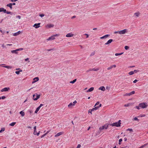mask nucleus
<instances>
[{
    "instance_id": "nucleus-25",
    "label": "nucleus",
    "mask_w": 148,
    "mask_h": 148,
    "mask_svg": "<svg viewBox=\"0 0 148 148\" xmlns=\"http://www.w3.org/2000/svg\"><path fill=\"white\" fill-rule=\"evenodd\" d=\"M134 15H135L136 17H138L139 16L140 14V13L138 12H136L134 13Z\"/></svg>"
},
{
    "instance_id": "nucleus-60",
    "label": "nucleus",
    "mask_w": 148,
    "mask_h": 148,
    "mask_svg": "<svg viewBox=\"0 0 148 148\" xmlns=\"http://www.w3.org/2000/svg\"><path fill=\"white\" fill-rule=\"evenodd\" d=\"M136 108L137 109H138V110H139V109H140V108H140V106H136Z\"/></svg>"
},
{
    "instance_id": "nucleus-16",
    "label": "nucleus",
    "mask_w": 148,
    "mask_h": 148,
    "mask_svg": "<svg viewBox=\"0 0 148 148\" xmlns=\"http://www.w3.org/2000/svg\"><path fill=\"white\" fill-rule=\"evenodd\" d=\"M53 26L54 25L51 24H49L47 25V27L48 28H51V27H53Z\"/></svg>"
},
{
    "instance_id": "nucleus-27",
    "label": "nucleus",
    "mask_w": 148,
    "mask_h": 148,
    "mask_svg": "<svg viewBox=\"0 0 148 148\" xmlns=\"http://www.w3.org/2000/svg\"><path fill=\"white\" fill-rule=\"evenodd\" d=\"M3 67H4V68H7L8 69H11L12 68V67L11 66H3Z\"/></svg>"
},
{
    "instance_id": "nucleus-54",
    "label": "nucleus",
    "mask_w": 148,
    "mask_h": 148,
    "mask_svg": "<svg viewBox=\"0 0 148 148\" xmlns=\"http://www.w3.org/2000/svg\"><path fill=\"white\" fill-rule=\"evenodd\" d=\"M93 111V110H92V109L91 110L90 109L88 110V113H90L91 114H92V112Z\"/></svg>"
},
{
    "instance_id": "nucleus-37",
    "label": "nucleus",
    "mask_w": 148,
    "mask_h": 148,
    "mask_svg": "<svg viewBox=\"0 0 148 148\" xmlns=\"http://www.w3.org/2000/svg\"><path fill=\"white\" fill-rule=\"evenodd\" d=\"M135 93L134 91H132L131 92H130L129 93L130 94V96L134 94Z\"/></svg>"
},
{
    "instance_id": "nucleus-32",
    "label": "nucleus",
    "mask_w": 148,
    "mask_h": 148,
    "mask_svg": "<svg viewBox=\"0 0 148 148\" xmlns=\"http://www.w3.org/2000/svg\"><path fill=\"white\" fill-rule=\"evenodd\" d=\"M123 53H116L115 54V56H120V55H122V54H123Z\"/></svg>"
},
{
    "instance_id": "nucleus-44",
    "label": "nucleus",
    "mask_w": 148,
    "mask_h": 148,
    "mask_svg": "<svg viewBox=\"0 0 148 148\" xmlns=\"http://www.w3.org/2000/svg\"><path fill=\"white\" fill-rule=\"evenodd\" d=\"M5 98V97L4 96H3L1 97H0V99H4Z\"/></svg>"
},
{
    "instance_id": "nucleus-52",
    "label": "nucleus",
    "mask_w": 148,
    "mask_h": 148,
    "mask_svg": "<svg viewBox=\"0 0 148 148\" xmlns=\"http://www.w3.org/2000/svg\"><path fill=\"white\" fill-rule=\"evenodd\" d=\"M81 145L80 144H78L76 148H80L81 147Z\"/></svg>"
},
{
    "instance_id": "nucleus-19",
    "label": "nucleus",
    "mask_w": 148,
    "mask_h": 148,
    "mask_svg": "<svg viewBox=\"0 0 148 148\" xmlns=\"http://www.w3.org/2000/svg\"><path fill=\"white\" fill-rule=\"evenodd\" d=\"M63 134V133L62 132H60L59 133H58L56 134L55 135V137H58Z\"/></svg>"
},
{
    "instance_id": "nucleus-42",
    "label": "nucleus",
    "mask_w": 148,
    "mask_h": 148,
    "mask_svg": "<svg viewBox=\"0 0 148 148\" xmlns=\"http://www.w3.org/2000/svg\"><path fill=\"white\" fill-rule=\"evenodd\" d=\"M127 131H130V132H132L133 131V130L131 128H128V129H127Z\"/></svg>"
},
{
    "instance_id": "nucleus-47",
    "label": "nucleus",
    "mask_w": 148,
    "mask_h": 148,
    "mask_svg": "<svg viewBox=\"0 0 148 148\" xmlns=\"http://www.w3.org/2000/svg\"><path fill=\"white\" fill-rule=\"evenodd\" d=\"M41 17H43L44 16H45V15L43 14H40L39 15Z\"/></svg>"
},
{
    "instance_id": "nucleus-31",
    "label": "nucleus",
    "mask_w": 148,
    "mask_h": 148,
    "mask_svg": "<svg viewBox=\"0 0 148 148\" xmlns=\"http://www.w3.org/2000/svg\"><path fill=\"white\" fill-rule=\"evenodd\" d=\"M76 79H75L73 81H71L70 83L72 84H74L76 81Z\"/></svg>"
},
{
    "instance_id": "nucleus-46",
    "label": "nucleus",
    "mask_w": 148,
    "mask_h": 148,
    "mask_svg": "<svg viewBox=\"0 0 148 148\" xmlns=\"http://www.w3.org/2000/svg\"><path fill=\"white\" fill-rule=\"evenodd\" d=\"M6 13L8 14H12V12H7Z\"/></svg>"
},
{
    "instance_id": "nucleus-43",
    "label": "nucleus",
    "mask_w": 148,
    "mask_h": 148,
    "mask_svg": "<svg viewBox=\"0 0 148 148\" xmlns=\"http://www.w3.org/2000/svg\"><path fill=\"white\" fill-rule=\"evenodd\" d=\"M95 54V52H92L90 54V56H92L94 55Z\"/></svg>"
},
{
    "instance_id": "nucleus-50",
    "label": "nucleus",
    "mask_w": 148,
    "mask_h": 148,
    "mask_svg": "<svg viewBox=\"0 0 148 148\" xmlns=\"http://www.w3.org/2000/svg\"><path fill=\"white\" fill-rule=\"evenodd\" d=\"M134 120L135 121H138L139 120V119L137 117H135L134 119Z\"/></svg>"
},
{
    "instance_id": "nucleus-4",
    "label": "nucleus",
    "mask_w": 148,
    "mask_h": 148,
    "mask_svg": "<svg viewBox=\"0 0 148 148\" xmlns=\"http://www.w3.org/2000/svg\"><path fill=\"white\" fill-rule=\"evenodd\" d=\"M40 96V95H38L37 93H36L35 94H34L33 95V99L34 101L37 100L38 99Z\"/></svg>"
},
{
    "instance_id": "nucleus-58",
    "label": "nucleus",
    "mask_w": 148,
    "mask_h": 148,
    "mask_svg": "<svg viewBox=\"0 0 148 148\" xmlns=\"http://www.w3.org/2000/svg\"><path fill=\"white\" fill-rule=\"evenodd\" d=\"M46 135V134H45L41 136V138H42L44 137Z\"/></svg>"
},
{
    "instance_id": "nucleus-62",
    "label": "nucleus",
    "mask_w": 148,
    "mask_h": 148,
    "mask_svg": "<svg viewBox=\"0 0 148 148\" xmlns=\"http://www.w3.org/2000/svg\"><path fill=\"white\" fill-rule=\"evenodd\" d=\"M0 32H1V33H2V34H3L4 33V32H3V31L1 30V28H0Z\"/></svg>"
},
{
    "instance_id": "nucleus-5",
    "label": "nucleus",
    "mask_w": 148,
    "mask_h": 148,
    "mask_svg": "<svg viewBox=\"0 0 148 148\" xmlns=\"http://www.w3.org/2000/svg\"><path fill=\"white\" fill-rule=\"evenodd\" d=\"M36 126L34 127V132L33 134L35 135H36L37 136H38L40 134V131H39L37 133L36 130Z\"/></svg>"
},
{
    "instance_id": "nucleus-57",
    "label": "nucleus",
    "mask_w": 148,
    "mask_h": 148,
    "mask_svg": "<svg viewBox=\"0 0 148 148\" xmlns=\"http://www.w3.org/2000/svg\"><path fill=\"white\" fill-rule=\"evenodd\" d=\"M54 50V49H47V50L48 51H50L53 50Z\"/></svg>"
},
{
    "instance_id": "nucleus-63",
    "label": "nucleus",
    "mask_w": 148,
    "mask_h": 148,
    "mask_svg": "<svg viewBox=\"0 0 148 148\" xmlns=\"http://www.w3.org/2000/svg\"><path fill=\"white\" fill-rule=\"evenodd\" d=\"M77 101L76 100L73 103L75 105V104L77 103Z\"/></svg>"
},
{
    "instance_id": "nucleus-59",
    "label": "nucleus",
    "mask_w": 148,
    "mask_h": 148,
    "mask_svg": "<svg viewBox=\"0 0 148 148\" xmlns=\"http://www.w3.org/2000/svg\"><path fill=\"white\" fill-rule=\"evenodd\" d=\"M3 12L5 13H6L7 12V11H6V10L4 8L3 9Z\"/></svg>"
},
{
    "instance_id": "nucleus-21",
    "label": "nucleus",
    "mask_w": 148,
    "mask_h": 148,
    "mask_svg": "<svg viewBox=\"0 0 148 148\" xmlns=\"http://www.w3.org/2000/svg\"><path fill=\"white\" fill-rule=\"evenodd\" d=\"M21 33V31H19L17 32L14 33L13 34V35L14 36H17L18 35Z\"/></svg>"
},
{
    "instance_id": "nucleus-34",
    "label": "nucleus",
    "mask_w": 148,
    "mask_h": 148,
    "mask_svg": "<svg viewBox=\"0 0 148 148\" xmlns=\"http://www.w3.org/2000/svg\"><path fill=\"white\" fill-rule=\"evenodd\" d=\"M128 74L129 75H132L134 74V73L133 71H131Z\"/></svg>"
},
{
    "instance_id": "nucleus-26",
    "label": "nucleus",
    "mask_w": 148,
    "mask_h": 148,
    "mask_svg": "<svg viewBox=\"0 0 148 148\" xmlns=\"http://www.w3.org/2000/svg\"><path fill=\"white\" fill-rule=\"evenodd\" d=\"M7 7H9L11 9H12V3H10L7 4Z\"/></svg>"
},
{
    "instance_id": "nucleus-61",
    "label": "nucleus",
    "mask_w": 148,
    "mask_h": 148,
    "mask_svg": "<svg viewBox=\"0 0 148 148\" xmlns=\"http://www.w3.org/2000/svg\"><path fill=\"white\" fill-rule=\"evenodd\" d=\"M137 82H138V80L137 79H135L133 83H136Z\"/></svg>"
},
{
    "instance_id": "nucleus-22",
    "label": "nucleus",
    "mask_w": 148,
    "mask_h": 148,
    "mask_svg": "<svg viewBox=\"0 0 148 148\" xmlns=\"http://www.w3.org/2000/svg\"><path fill=\"white\" fill-rule=\"evenodd\" d=\"M33 80L34 81L32 82V83H34L38 81L39 80V78L38 77H36L33 79Z\"/></svg>"
},
{
    "instance_id": "nucleus-53",
    "label": "nucleus",
    "mask_w": 148,
    "mask_h": 148,
    "mask_svg": "<svg viewBox=\"0 0 148 148\" xmlns=\"http://www.w3.org/2000/svg\"><path fill=\"white\" fill-rule=\"evenodd\" d=\"M130 106V104H125V105H124V106L125 107H128V106Z\"/></svg>"
},
{
    "instance_id": "nucleus-23",
    "label": "nucleus",
    "mask_w": 148,
    "mask_h": 148,
    "mask_svg": "<svg viewBox=\"0 0 148 148\" xmlns=\"http://www.w3.org/2000/svg\"><path fill=\"white\" fill-rule=\"evenodd\" d=\"M74 104L73 103H70L69 105H68V107L69 108H71L72 107L74 106Z\"/></svg>"
},
{
    "instance_id": "nucleus-35",
    "label": "nucleus",
    "mask_w": 148,
    "mask_h": 148,
    "mask_svg": "<svg viewBox=\"0 0 148 148\" xmlns=\"http://www.w3.org/2000/svg\"><path fill=\"white\" fill-rule=\"evenodd\" d=\"M122 141V138H121L119 139V145L121 144V142Z\"/></svg>"
},
{
    "instance_id": "nucleus-28",
    "label": "nucleus",
    "mask_w": 148,
    "mask_h": 148,
    "mask_svg": "<svg viewBox=\"0 0 148 148\" xmlns=\"http://www.w3.org/2000/svg\"><path fill=\"white\" fill-rule=\"evenodd\" d=\"M22 71V70H20L19 71H16L15 72V73H16V74H17V75H18V74H19L20 72H21Z\"/></svg>"
},
{
    "instance_id": "nucleus-64",
    "label": "nucleus",
    "mask_w": 148,
    "mask_h": 148,
    "mask_svg": "<svg viewBox=\"0 0 148 148\" xmlns=\"http://www.w3.org/2000/svg\"><path fill=\"white\" fill-rule=\"evenodd\" d=\"M17 18H18L19 19H20L21 18V16H16Z\"/></svg>"
},
{
    "instance_id": "nucleus-38",
    "label": "nucleus",
    "mask_w": 148,
    "mask_h": 148,
    "mask_svg": "<svg viewBox=\"0 0 148 148\" xmlns=\"http://www.w3.org/2000/svg\"><path fill=\"white\" fill-rule=\"evenodd\" d=\"M139 71V70H134V71H133L134 73H136L137 72H138Z\"/></svg>"
},
{
    "instance_id": "nucleus-9",
    "label": "nucleus",
    "mask_w": 148,
    "mask_h": 148,
    "mask_svg": "<svg viewBox=\"0 0 148 148\" xmlns=\"http://www.w3.org/2000/svg\"><path fill=\"white\" fill-rule=\"evenodd\" d=\"M101 104H100L99 106H97L95 107L94 108H92V110H93V111H94V110H97V109H98L99 108L101 107Z\"/></svg>"
},
{
    "instance_id": "nucleus-15",
    "label": "nucleus",
    "mask_w": 148,
    "mask_h": 148,
    "mask_svg": "<svg viewBox=\"0 0 148 148\" xmlns=\"http://www.w3.org/2000/svg\"><path fill=\"white\" fill-rule=\"evenodd\" d=\"M98 89L103 91H104L106 90L105 87L103 86H101Z\"/></svg>"
},
{
    "instance_id": "nucleus-20",
    "label": "nucleus",
    "mask_w": 148,
    "mask_h": 148,
    "mask_svg": "<svg viewBox=\"0 0 148 148\" xmlns=\"http://www.w3.org/2000/svg\"><path fill=\"white\" fill-rule=\"evenodd\" d=\"M11 52L12 53L18 54V51L17 49L15 50H13L11 51Z\"/></svg>"
},
{
    "instance_id": "nucleus-55",
    "label": "nucleus",
    "mask_w": 148,
    "mask_h": 148,
    "mask_svg": "<svg viewBox=\"0 0 148 148\" xmlns=\"http://www.w3.org/2000/svg\"><path fill=\"white\" fill-rule=\"evenodd\" d=\"M92 69H89V70H87L86 72H88L89 71H92Z\"/></svg>"
},
{
    "instance_id": "nucleus-24",
    "label": "nucleus",
    "mask_w": 148,
    "mask_h": 148,
    "mask_svg": "<svg viewBox=\"0 0 148 148\" xmlns=\"http://www.w3.org/2000/svg\"><path fill=\"white\" fill-rule=\"evenodd\" d=\"M19 113L22 116H24L25 114L24 112L23 111L20 112Z\"/></svg>"
},
{
    "instance_id": "nucleus-2",
    "label": "nucleus",
    "mask_w": 148,
    "mask_h": 148,
    "mask_svg": "<svg viewBox=\"0 0 148 148\" xmlns=\"http://www.w3.org/2000/svg\"><path fill=\"white\" fill-rule=\"evenodd\" d=\"M139 106L140 108H147V103L143 102L140 103Z\"/></svg>"
},
{
    "instance_id": "nucleus-8",
    "label": "nucleus",
    "mask_w": 148,
    "mask_h": 148,
    "mask_svg": "<svg viewBox=\"0 0 148 148\" xmlns=\"http://www.w3.org/2000/svg\"><path fill=\"white\" fill-rule=\"evenodd\" d=\"M75 36L74 34H72V33H69L66 35V36L67 37H70L73 36Z\"/></svg>"
},
{
    "instance_id": "nucleus-40",
    "label": "nucleus",
    "mask_w": 148,
    "mask_h": 148,
    "mask_svg": "<svg viewBox=\"0 0 148 148\" xmlns=\"http://www.w3.org/2000/svg\"><path fill=\"white\" fill-rule=\"evenodd\" d=\"M129 48V47L127 46H125V49L126 50H128Z\"/></svg>"
},
{
    "instance_id": "nucleus-3",
    "label": "nucleus",
    "mask_w": 148,
    "mask_h": 148,
    "mask_svg": "<svg viewBox=\"0 0 148 148\" xmlns=\"http://www.w3.org/2000/svg\"><path fill=\"white\" fill-rule=\"evenodd\" d=\"M109 125H110V124H105L104 125L102 126V127H100L99 129V130L101 131L103 129H107Z\"/></svg>"
},
{
    "instance_id": "nucleus-6",
    "label": "nucleus",
    "mask_w": 148,
    "mask_h": 148,
    "mask_svg": "<svg viewBox=\"0 0 148 148\" xmlns=\"http://www.w3.org/2000/svg\"><path fill=\"white\" fill-rule=\"evenodd\" d=\"M127 32V29H125L119 31V34H124Z\"/></svg>"
},
{
    "instance_id": "nucleus-48",
    "label": "nucleus",
    "mask_w": 148,
    "mask_h": 148,
    "mask_svg": "<svg viewBox=\"0 0 148 148\" xmlns=\"http://www.w3.org/2000/svg\"><path fill=\"white\" fill-rule=\"evenodd\" d=\"M146 145V144H144L143 145H142L141 147H138V148H143V147H144L145 145Z\"/></svg>"
},
{
    "instance_id": "nucleus-10",
    "label": "nucleus",
    "mask_w": 148,
    "mask_h": 148,
    "mask_svg": "<svg viewBox=\"0 0 148 148\" xmlns=\"http://www.w3.org/2000/svg\"><path fill=\"white\" fill-rule=\"evenodd\" d=\"M10 89V88H7V87H5L4 88H3L1 90V92H6L8 91Z\"/></svg>"
},
{
    "instance_id": "nucleus-1",
    "label": "nucleus",
    "mask_w": 148,
    "mask_h": 148,
    "mask_svg": "<svg viewBox=\"0 0 148 148\" xmlns=\"http://www.w3.org/2000/svg\"><path fill=\"white\" fill-rule=\"evenodd\" d=\"M121 120H119L118 122L114 123H112L110 124V125L112 126H116V127H119L121 126Z\"/></svg>"
},
{
    "instance_id": "nucleus-51",
    "label": "nucleus",
    "mask_w": 148,
    "mask_h": 148,
    "mask_svg": "<svg viewBox=\"0 0 148 148\" xmlns=\"http://www.w3.org/2000/svg\"><path fill=\"white\" fill-rule=\"evenodd\" d=\"M3 8H0V12H3Z\"/></svg>"
},
{
    "instance_id": "nucleus-29",
    "label": "nucleus",
    "mask_w": 148,
    "mask_h": 148,
    "mask_svg": "<svg viewBox=\"0 0 148 148\" xmlns=\"http://www.w3.org/2000/svg\"><path fill=\"white\" fill-rule=\"evenodd\" d=\"M16 123L15 122H12L9 124V125L11 126H14Z\"/></svg>"
},
{
    "instance_id": "nucleus-39",
    "label": "nucleus",
    "mask_w": 148,
    "mask_h": 148,
    "mask_svg": "<svg viewBox=\"0 0 148 148\" xmlns=\"http://www.w3.org/2000/svg\"><path fill=\"white\" fill-rule=\"evenodd\" d=\"M124 96H130V95L129 93H126L125 94Z\"/></svg>"
},
{
    "instance_id": "nucleus-30",
    "label": "nucleus",
    "mask_w": 148,
    "mask_h": 148,
    "mask_svg": "<svg viewBox=\"0 0 148 148\" xmlns=\"http://www.w3.org/2000/svg\"><path fill=\"white\" fill-rule=\"evenodd\" d=\"M28 112L29 113V114H31L33 113V111H32V110H28Z\"/></svg>"
},
{
    "instance_id": "nucleus-7",
    "label": "nucleus",
    "mask_w": 148,
    "mask_h": 148,
    "mask_svg": "<svg viewBox=\"0 0 148 148\" xmlns=\"http://www.w3.org/2000/svg\"><path fill=\"white\" fill-rule=\"evenodd\" d=\"M43 105H44L43 104H41L38 107H37L36 108V110L35 111V113H37L38 112V111L40 109V108L41 107H42V106H43Z\"/></svg>"
},
{
    "instance_id": "nucleus-12",
    "label": "nucleus",
    "mask_w": 148,
    "mask_h": 148,
    "mask_svg": "<svg viewBox=\"0 0 148 148\" xmlns=\"http://www.w3.org/2000/svg\"><path fill=\"white\" fill-rule=\"evenodd\" d=\"M55 39L54 36H52L47 39V40H52Z\"/></svg>"
},
{
    "instance_id": "nucleus-11",
    "label": "nucleus",
    "mask_w": 148,
    "mask_h": 148,
    "mask_svg": "<svg viewBox=\"0 0 148 148\" xmlns=\"http://www.w3.org/2000/svg\"><path fill=\"white\" fill-rule=\"evenodd\" d=\"M40 23L35 24L33 26V27H35V28H38L40 27Z\"/></svg>"
},
{
    "instance_id": "nucleus-17",
    "label": "nucleus",
    "mask_w": 148,
    "mask_h": 148,
    "mask_svg": "<svg viewBox=\"0 0 148 148\" xmlns=\"http://www.w3.org/2000/svg\"><path fill=\"white\" fill-rule=\"evenodd\" d=\"M109 36H110V35L106 34V35L101 37L100 38L101 39H103L104 38H107L108 37H109Z\"/></svg>"
},
{
    "instance_id": "nucleus-41",
    "label": "nucleus",
    "mask_w": 148,
    "mask_h": 148,
    "mask_svg": "<svg viewBox=\"0 0 148 148\" xmlns=\"http://www.w3.org/2000/svg\"><path fill=\"white\" fill-rule=\"evenodd\" d=\"M145 114H140L139 115V117H145Z\"/></svg>"
},
{
    "instance_id": "nucleus-45",
    "label": "nucleus",
    "mask_w": 148,
    "mask_h": 148,
    "mask_svg": "<svg viewBox=\"0 0 148 148\" xmlns=\"http://www.w3.org/2000/svg\"><path fill=\"white\" fill-rule=\"evenodd\" d=\"M23 48H20L18 49H17L18 51H21L23 50Z\"/></svg>"
},
{
    "instance_id": "nucleus-13",
    "label": "nucleus",
    "mask_w": 148,
    "mask_h": 148,
    "mask_svg": "<svg viewBox=\"0 0 148 148\" xmlns=\"http://www.w3.org/2000/svg\"><path fill=\"white\" fill-rule=\"evenodd\" d=\"M113 40L112 39H110L105 44V45H108L111 43L112 41Z\"/></svg>"
},
{
    "instance_id": "nucleus-36",
    "label": "nucleus",
    "mask_w": 148,
    "mask_h": 148,
    "mask_svg": "<svg viewBox=\"0 0 148 148\" xmlns=\"http://www.w3.org/2000/svg\"><path fill=\"white\" fill-rule=\"evenodd\" d=\"M99 70V69L98 68L97 69H95V68H93L92 69V71H97Z\"/></svg>"
},
{
    "instance_id": "nucleus-33",
    "label": "nucleus",
    "mask_w": 148,
    "mask_h": 148,
    "mask_svg": "<svg viewBox=\"0 0 148 148\" xmlns=\"http://www.w3.org/2000/svg\"><path fill=\"white\" fill-rule=\"evenodd\" d=\"M5 130V129L4 128H2L0 130V133H2V132H3Z\"/></svg>"
},
{
    "instance_id": "nucleus-18",
    "label": "nucleus",
    "mask_w": 148,
    "mask_h": 148,
    "mask_svg": "<svg viewBox=\"0 0 148 148\" xmlns=\"http://www.w3.org/2000/svg\"><path fill=\"white\" fill-rule=\"evenodd\" d=\"M94 89V88L92 87L90 88L89 89L86 91L87 92H90L92 91Z\"/></svg>"
},
{
    "instance_id": "nucleus-14",
    "label": "nucleus",
    "mask_w": 148,
    "mask_h": 148,
    "mask_svg": "<svg viewBox=\"0 0 148 148\" xmlns=\"http://www.w3.org/2000/svg\"><path fill=\"white\" fill-rule=\"evenodd\" d=\"M116 65H111L110 66V67H108L107 68V70H110L113 68H115L116 67Z\"/></svg>"
},
{
    "instance_id": "nucleus-56",
    "label": "nucleus",
    "mask_w": 148,
    "mask_h": 148,
    "mask_svg": "<svg viewBox=\"0 0 148 148\" xmlns=\"http://www.w3.org/2000/svg\"><path fill=\"white\" fill-rule=\"evenodd\" d=\"M84 35H85L86 36V38H88V37H89V35H88V34H85Z\"/></svg>"
},
{
    "instance_id": "nucleus-49",
    "label": "nucleus",
    "mask_w": 148,
    "mask_h": 148,
    "mask_svg": "<svg viewBox=\"0 0 148 148\" xmlns=\"http://www.w3.org/2000/svg\"><path fill=\"white\" fill-rule=\"evenodd\" d=\"M99 104H99V102H97L95 104V106H97L99 105Z\"/></svg>"
}]
</instances>
